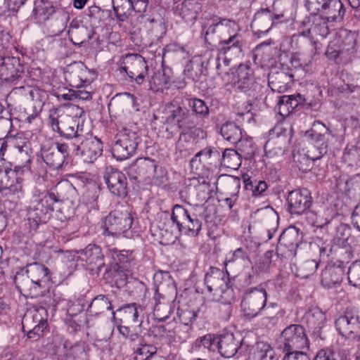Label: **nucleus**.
<instances>
[{"instance_id":"nucleus-1","label":"nucleus","mask_w":360,"mask_h":360,"mask_svg":"<svg viewBox=\"0 0 360 360\" xmlns=\"http://www.w3.org/2000/svg\"><path fill=\"white\" fill-rule=\"evenodd\" d=\"M306 135L310 137L313 146L297 161L300 170L303 172L310 171L314 162L328 153L329 146L336 139L333 131L320 121L314 122L312 129L307 131Z\"/></svg>"},{"instance_id":"nucleus-2","label":"nucleus","mask_w":360,"mask_h":360,"mask_svg":"<svg viewBox=\"0 0 360 360\" xmlns=\"http://www.w3.org/2000/svg\"><path fill=\"white\" fill-rule=\"evenodd\" d=\"M144 308L139 304L132 302L112 311V319L120 335L130 343H134L141 338L144 328L143 326Z\"/></svg>"},{"instance_id":"nucleus-3","label":"nucleus","mask_w":360,"mask_h":360,"mask_svg":"<svg viewBox=\"0 0 360 360\" xmlns=\"http://www.w3.org/2000/svg\"><path fill=\"white\" fill-rule=\"evenodd\" d=\"M64 198L52 191H38L34 193L28 210L30 227L36 231L39 225L46 224L53 212L56 202H62Z\"/></svg>"},{"instance_id":"nucleus-4","label":"nucleus","mask_w":360,"mask_h":360,"mask_svg":"<svg viewBox=\"0 0 360 360\" xmlns=\"http://www.w3.org/2000/svg\"><path fill=\"white\" fill-rule=\"evenodd\" d=\"M204 284L206 293L212 300L224 304H230L235 300L229 274L214 266H210L205 275Z\"/></svg>"},{"instance_id":"nucleus-5","label":"nucleus","mask_w":360,"mask_h":360,"mask_svg":"<svg viewBox=\"0 0 360 360\" xmlns=\"http://www.w3.org/2000/svg\"><path fill=\"white\" fill-rule=\"evenodd\" d=\"M134 214L127 205H118L103 219V234L104 236H127L129 230L134 229Z\"/></svg>"},{"instance_id":"nucleus-6","label":"nucleus","mask_w":360,"mask_h":360,"mask_svg":"<svg viewBox=\"0 0 360 360\" xmlns=\"http://www.w3.org/2000/svg\"><path fill=\"white\" fill-rule=\"evenodd\" d=\"M49 122L53 131L68 141L75 142L85 132L84 121L77 116L59 114L58 110L51 111Z\"/></svg>"},{"instance_id":"nucleus-7","label":"nucleus","mask_w":360,"mask_h":360,"mask_svg":"<svg viewBox=\"0 0 360 360\" xmlns=\"http://www.w3.org/2000/svg\"><path fill=\"white\" fill-rule=\"evenodd\" d=\"M245 46V40L238 24L231 20L218 43L217 50L219 55L239 58L243 56Z\"/></svg>"},{"instance_id":"nucleus-8","label":"nucleus","mask_w":360,"mask_h":360,"mask_svg":"<svg viewBox=\"0 0 360 360\" xmlns=\"http://www.w3.org/2000/svg\"><path fill=\"white\" fill-rule=\"evenodd\" d=\"M108 257L111 259L109 266L106 268V274L113 278L126 280L130 274L131 264L135 261L133 250H118L116 248H109Z\"/></svg>"},{"instance_id":"nucleus-9","label":"nucleus","mask_w":360,"mask_h":360,"mask_svg":"<svg viewBox=\"0 0 360 360\" xmlns=\"http://www.w3.org/2000/svg\"><path fill=\"white\" fill-rule=\"evenodd\" d=\"M267 297V292L263 288L255 287L246 290L240 302L243 316L251 320L259 316L266 309Z\"/></svg>"},{"instance_id":"nucleus-10","label":"nucleus","mask_w":360,"mask_h":360,"mask_svg":"<svg viewBox=\"0 0 360 360\" xmlns=\"http://www.w3.org/2000/svg\"><path fill=\"white\" fill-rule=\"evenodd\" d=\"M47 327V311L44 307L27 311L23 316L22 329L28 339L38 340Z\"/></svg>"},{"instance_id":"nucleus-11","label":"nucleus","mask_w":360,"mask_h":360,"mask_svg":"<svg viewBox=\"0 0 360 360\" xmlns=\"http://www.w3.org/2000/svg\"><path fill=\"white\" fill-rule=\"evenodd\" d=\"M280 347L283 351L308 349L309 340L306 330L301 324H290L286 326L280 335Z\"/></svg>"},{"instance_id":"nucleus-12","label":"nucleus","mask_w":360,"mask_h":360,"mask_svg":"<svg viewBox=\"0 0 360 360\" xmlns=\"http://www.w3.org/2000/svg\"><path fill=\"white\" fill-rule=\"evenodd\" d=\"M171 220L181 234L197 237L202 229V222L195 214H190L188 211L180 205L173 207Z\"/></svg>"},{"instance_id":"nucleus-13","label":"nucleus","mask_w":360,"mask_h":360,"mask_svg":"<svg viewBox=\"0 0 360 360\" xmlns=\"http://www.w3.org/2000/svg\"><path fill=\"white\" fill-rule=\"evenodd\" d=\"M141 140L137 132L124 129L116 136V140L112 146L113 158L117 160H123L132 156Z\"/></svg>"},{"instance_id":"nucleus-14","label":"nucleus","mask_w":360,"mask_h":360,"mask_svg":"<svg viewBox=\"0 0 360 360\" xmlns=\"http://www.w3.org/2000/svg\"><path fill=\"white\" fill-rule=\"evenodd\" d=\"M335 328L342 337L360 340V315L354 308H347L335 321Z\"/></svg>"},{"instance_id":"nucleus-15","label":"nucleus","mask_w":360,"mask_h":360,"mask_svg":"<svg viewBox=\"0 0 360 360\" xmlns=\"http://www.w3.org/2000/svg\"><path fill=\"white\" fill-rule=\"evenodd\" d=\"M284 15L277 13L274 5L271 8H262L254 15L250 24L253 34L258 38L267 34L271 27L282 22Z\"/></svg>"},{"instance_id":"nucleus-16","label":"nucleus","mask_w":360,"mask_h":360,"mask_svg":"<svg viewBox=\"0 0 360 360\" xmlns=\"http://www.w3.org/2000/svg\"><path fill=\"white\" fill-rule=\"evenodd\" d=\"M121 71L127 73L131 82L141 85L148 76L149 67L145 58L137 53L125 56L121 64Z\"/></svg>"},{"instance_id":"nucleus-17","label":"nucleus","mask_w":360,"mask_h":360,"mask_svg":"<svg viewBox=\"0 0 360 360\" xmlns=\"http://www.w3.org/2000/svg\"><path fill=\"white\" fill-rule=\"evenodd\" d=\"M64 75L69 86L77 89L90 85L96 77V72L89 69L82 62L68 65Z\"/></svg>"},{"instance_id":"nucleus-18","label":"nucleus","mask_w":360,"mask_h":360,"mask_svg":"<svg viewBox=\"0 0 360 360\" xmlns=\"http://www.w3.org/2000/svg\"><path fill=\"white\" fill-rule=\"evenodd\" d=\"M82 135L79 140H77L76 155L79 156L86 163H92L103 153V143L96 136Z\"/></svg>"},{"instance_id":"nucleus-19","label":"nucleus","mask_w":360,"mask_h":360,"mask_svg":"<svg viewBox=\"0 0 360 360\" xmlns=\"http://www.w3.org/2000/svg\"><path fill=\"white\" fill-rule=\"evenodd\" d=\"M313 205L311 192L307 188L291 191L287 197V210L290 215L305 214Z\"/></svg>"},{"instance_id":"nucleus-20","label":"nucleus","mask_w":360,"mask_h":360,"mask_svg":"<svg viewBox=\"0 0 360 360\" xmlns=\"http://www.w3.org/2000/svg\"><path fill=\"white\" fill-rule=\"evenodd\" d=\"M75 252L77 259L84 262L89 270L98 275L105 266V256L101 246L96 244L90 243L84 249L77 250Z\"/></svg>"},{"instance_id":"nucleus-21","label":"nucleus","mask_w":360,"mask_h":360,"mask_svg":"<svg viewBox=\"0 0 360 360\" xmlns=\"http://www.w3.org/2000/svg\"><path fill=\"white\" fill-rule=\"evenodd\" d=\"M165 114V122L176 124L179 130L195 123L194 115L174 101L166 103Z\"/></svg>"},{"instance_id":"nucleus-22","label":"nucleus","mask_w":360,"mask_h":360,"mask_svg":"<svg viewBox=\"0 0 360 360\" xmlns=\"http://www.w3.org/2000/svg\"><path fill=\"white\" fill-rule=\"evenodd\" d=\"M233 86L250 96L257 91L259 84L255 82L253 72L250 65L240 64L238 65L232 78Z\"/></svg>"},{"instance_id":"nucleus-23","label":"nucleus","mask_w":360,"mask_h":360,"mask_svg":"<svg viewBox=\"0 0 360 360\" xmlns=\"http://www.w3.org/2000/svg\"><path fill=\"white\" fill-rule=\"evenodd\" d=\"M104 179L112 194L121 198L127 196V179L122 172L112 167H107Z\"/></svg>"},{"instance_id":"nucleus-24","label":"nucleus","mask_w":360,"mask_h":360,"mask_svg":"<svg viewBox=\"0 0 360 360\" xmlns=\"http://www.w3.org/2000/svg\"><path fill=\"white\" fill-rule=\"evenodd\" d=\"M217 343V351L224 358H231L244 352L243 340L236 339L233 333L219 335Z\"/></svg>"},{"instance_id":"nucleus-25","label":"nucleus","mask_w":360,"mask_h":360,"mask_svg":"<svg viewBox=\"0 0 360 360\" xmlns=\"http://www.w3.org/2000/svg\"><path fill=\"white\" fill-rule=\"evenodd\" d=\"M25 272L32 281L34 290L37 288H44L51 280L50 271L44 264L34 262L25 266Z\"/></svg>"},{"instance_id":"nucleus-26","label":"nucleus","mask_w":360,"mask_h":360,"mask_svg":"<svg viewBox=\"0 0 360 360\" xmlns=\"http://www.w3.org/2000/svg\"><path fill=\"white\" fill-rule=\"evenodd\" d=\"M202 11V0H184L177 4L175 13L185 22L193 24Z\"/></svg>"},{"instance_id":"nucleus-27","label":"nucleus","mask_w":360,"mask_h":360,"mask_svg":"<svg viewBox=\"0 0 360 360\" xmlns=\"http://www.w3.org/2000/svg\"><path fill=\"white\" fill-rule=\"evenodd\" d=\"M301 239L297 229L290 228L285 229L279 236L278 249L286 248L285 257H294L297 254V248L301 243Z\"/></svg>"},{"instance_id":"nucleus-28","label":"nucleus","mask_w":360,"mask_h":360,"mask_svg":"<svg viewBox=\"0 0 360 360\" xmlns=\"http://www.w3.org/2000/svg\"><path fill=\"white\" fill-rule=\"evenodd\" d=\"M155 168V161L149 158L136 159L129 167V176L134 179L146 181L150 179L153 170Z\"/></svg>"},{"instance_id":"nucleus-29","label":"nucleus","mask_w":360,"mask_h":360,"mask_svg":"<svg viewBox=\"0 0 360 360\" xmlns=\"http://www.w3.org/2000/svg\"><path fill=\"white\" fill-rule=\"evenodd\" d=\"M294 75L292 70L285 72L283 70L271 71L268 77L269 86L273 91L284 93L290 88Z\"/></svg>"},{"instance_id":"nucleus-30","label":"nucleus","mask_w":360,"mask_h":360,"mask_svg":"<svg viewBox=\"0 0 360 360\" xmlns=\"http://www.w3.org/2000/svg\"><path fill=\"white\" fill-rule=\"evenodd\" d=\"M22 68L18 58L7 57L5 65L0 68V79L13 84L22 77Z\"/></svg>"},{"instance_id":"nucleus-31","label":"nucleus","mask_w":360,"mask_h":360,"mask_svg":"<svg viewBox=\"0 0 360 360\" xmlns=\"http://www.w3.org/2000/svg\"><path fill=\"white\" fill-rule=\"evenodd\" d=\"M172 70L162 65L160 69L153 71V75L148 77L149 89L153 91H163L164 89H169L172 80Z\"/></svg>"},{"instance_id":"nucleus-32","label":"nucleus","mask_w":360,"mask_h":360,"mask_svg":"<svg viewBox=\"0 0 360 360\" xmlns=\"http://www.w3.org/2000/svg\"><path fill=\"white\" fill-rule=\"evenodd\" d=\"M179 131L180 134L176 143V147L179 148L194 146L205 135V132L200 127H198L195 122Z\"/></svg>"},{"instance_id":"nucleus-33","label":"nucleus","mask_w":360,"mask_h":360,"mask_svg":"<svg viewBox=\"0 0 360 360\" xmlns=\"http://www.w3.org/2000/svg\"><path fill=\"white\" fill-rule=\"evenodd\" d=\"M292 41L296 44L297 48L309 50L311 56L318 53L317 39H314L310 26L294 34Z\"/></svg>"},{"instance_id":"nucleus-34","label":"nucleus","mask_w":360,"mask_h":360,"mask_svg":"<svg viewBox=\"0 0 360 360\" xmlns=\"http://www.w3.org/2000/svg\"><path fill=\"white\" fill-rule=\"evenodd\" d=\"M302 321L311 328L314 333H319L326 323L325 313L318 307H311L307 309L302 317Z\"/></svg>"},{"instance_id":"nucleus-35","label":"nucleus","mask_w":360,"mask_h":360,"mask_svg":"<svg viewBox=\"0 0 360 360\" xmlns=\"http://www.w3.org/2000/svg\"><path fill=\"white\" fill-rule=\"evenodd\" d=\"M221 155L214 147H207L200 150L192 158L191 163L198 161L209 169L217 168L220 165Z\"/></svg>"},{"instance_id":"nucleus-36","label":"nucleus","mask_w":360,"mask_h":360,"mask_svg":"<svg viewBox=\"0 0 360 360\" xmlns=\"http://www.w3.org/2000/svg\"><path fill=\"white\" fill-rule=\"evenodd\" d=\"M41 153L43 161L52 169H61L64 165H68V161L63 159L62 155L53 145H44Z\"/></svg>"},{"instance_id":"nucleus-37","label":"nucleus","mask_w":360,"mask_h":360,"mask_svg":"<svg viewBox=\"0 0 360 360\" xmlns=\"http://www.w3.org/2000/svg\"><path fill=\"white\" fill-rule=\"evenodd\" d=\"M155 301L153 315L155 319L159 322L165 321L171 315L173 310L171 304L165 302V297L159 292V288H155V293L153 295Z\"/></svg>"},{"instance_id":"nucleus-38","label":"nucleus","mask_w":360,"mask_h":360,"mask_svg":"<svg viewBox=\"0 0 360 360\" xmlns=\"http://www.w3.org/2000/svg\"><path fill=\"white\" fill-rule=\"evenodd\" d=\"M325 7L320 12L327 21L340 22L343 20L346 10L341 0H329Z\"/></svg>"},{"instance_id":"nucleus-39","label":"nucleus","mask_w":360,"mask_h":360,"mask_svg":"<svg viewBox=\"0 0 360 360\" xmlns=\"http://www.w3.org/2000/svg\"><path fill=\"white\" fill-rule=\"evenodd\" d=\"M56 12L55 7L47 0H34L32 18L37 22H43L49 19Z\"/></svg>"},{"instance_id":"nucleus-40","label":"nucleus","mask_w":360,"mask_h":360,"mask_svg":"<svg viewBox=\"0 0 360 360\" xmlns=\"http://www.w3.org/2000/svg\"><path fill=\"white\" fill-rule=\"evenodd\" d=\"M344 271L340 266H328L321 273V284L328 288L335 287L342 282Z\"/></svg>"},{"instance_id":"nucleus-41","label":"nucleus","mask_w":360,"mask_h":360,"mask_svg":"<svg viewBox=\"0 0 360 360\" xmlns=\"http://www.w3.org/2000/svg\"><path fill=\"white\" fill-rule=\"evenodd\" d=\"M231 20L232 19L217 17L213 23L207 27L205 32L204 30H202V34L204 36L205 42L211 44L210 41V40L212 39L211 36L216 33H218L220 39Z\"/></svg>"},{"instance_id":"nucleus-42","label":"nucleus","mask_w":360,"mask_h":360,"mask_svg":"<svg viewBox=\"0 0 360 360\" xmlns=\"http://www.w3.org/2000/svg\"><path fill=\"white\" fill-rule=\"evenodd\" d=\"M220 134L224 140L235 145L243 136L240 126L233 122H226L221 126Z\"/></svg>"},{"instance_id":"nucleus-43","label":"nucleus","mask_w":360,"mask_h":360,"mask_svg":"<svg viewBox=\"0 0 360 360\" xmlns=\"http://www.w3.org/2000/svg\"><path fill=\"white\" fill-rule=\"evenodd\" d=\"M112 8L119 23L128 21L132 16L133 11L130 0H112Z\"/></svg>"},{"instance_id":"nucleus-44","label":"nucleus","mask_w":360,"mask_h":360,"mask_svg":"<svg viewBox=\"0 0 360 360\" xmlns=\"http://www.w3.org/2000/svg\"><path fill=\"white\" fill-rule=\"evenodd\" d=\"M136 342L139 345L136 349H134L135 360H150L157 354V347L152 344H148L141 334V338L135 342Z\"/></svg>"},{"instance_id":"nucleus-45","label":"nucleus","mask_w":360,"mask_h":360,"mask_svg":"<svg viewBox=\"0 0 360 360\" xmlns=\"http://www.w3.org/2000/svg\"><path fill=\"white\" fill-rule=\"evenodd\" d=\"M198 310L191 309L189 307L178 309V316L183 324L186 334L184 337V340L190 338V331L192 330L191 325L195 321Z\"/></svg>"},{"instance_id":"nucleus-46","label":"nucleus","mask_w":360,"mask_h":360,"mask_svg":"<svg viewBox=\"0 0 360 360\" xmlns=\"http://www.w3.org/2000/svg\"><path fill=\"white\" fill-rule=\"evenodd\" d=\"M7 139L10 145L17 148L20 153L25 152L27 154L30 150L31 143L23 132L8 131Z\"/></svg>"},{"instance_id":"nucleus-47","label":"nucleus","mask_w":360,"mask_h":360,"mask_svg":"<svg viewBox=\"0 0 360 360\" xmlns=\"http://www.w3.org/2000/svg\"><path fill=\"white\" fill-rule=\"evenodd\" d=\"M333 242L338 246L335 251L339 257L340 262L342 264L349 263L353 257V250L349 245H347V238L336 237L334 238Z\"/></svg>"},{"instance_id":"nucleus-48","label":"nucleus","mask_w":360,"mask_h":360,"mask_svg":"<svg viewBox=\"0 0 360 360\" xmlns=\"http://www.w3.org/2000/svg\"><path fill=\"white\" fill-rule=\"evenodd\" d=\"M112 304L107 295H98L95 297L88 307L87 311L94 315H99L106 311L112 310Z\"/></svg>"},{"instance_id":"nucleus-49","label":"nucleus","mask_w":360,"mask_h":360,"mask_svg":"<svg viewBox=\"0 0 360 360\" xmlns=\"http://www.w3.org/2000/svg\"><path fill=\"white\" fill-rule=\"evenodd\" d=\"M237 151L245 160H252L256 153V146L252 139L243 136L236 144Z\"/></svg>"},{"instance_id":"nucleus-50","label":"nucleus","mask_w":360,"mask_h":360,"mask_svg":"<svg viewBox=\"0 0 360 360\" xmlns=\"http://www.w3.org/2000/svg\"><path fill=\"white\" fill-rule=\"evenodd\" d=\"M233 149L227 148L221 156L220 165L232 169H238L241 165L242 156Z\"/></svg>"},{"instance_id":"nucleus-51","label":"nucleus","mask_w":360,"mask_h":360,"mask_svg":"<svg viewBox=\"0 0 360 360\" xmlns=\"http://www.w3.org/2000/svg\"><path fill=\"white\" fill-rule=\"evenodd\" d=\"M304 215L307 222L316 228L323 229L330 221V219L326 217V212L324 210L314 211L309 210Z\"/></svg>"},{"instance_id":"nucleus-52","label":"nucleus","mask_w":360,"mask_h":360,"mask_svg":"<svg viewBox=\"0 0 360 360\" xmlns=\"http://www.w3.org/2000/svg\"><path fill=\"white\" fill-rule=\"evenodd\" d=\"M22 179L21 178L15 177V183H14L13 179L6 186H4L3 188L0 189L1 196L8 199H13L15 196L19 198L20 195L22 193Z\"/></svg>"},{"instance_id":"nucleus-53","label":"nucleus","mask_w":360,"mask_h":360,"mask_svg":"<svg viewBox=\"0 0 360 360\" xmlns=\"http://www.w3.org/2000/svg\"><path fill=\"white\" fill-rule=\"evenodd\" d=\"M338 91L342 95L349 97L352 94L360 96V85L357 79H355L351 75H347L343 79V84L338 88Z\"/></svg>"},{"instance_id":"nucleus-54","label":"nucleus","mask_w":360,"mask_h":360,"mask_svg":"<svg viewBox=\"0 0 360 360\" xmlns=\"http://www.w3.org/2000/svg\"><path fill=\"white\" fill-rule=\"evenodd\" d=\"M14 283L20 294L32 295V291L34 288L32 281L28 278L27 275L25 276L22 273H17L14 277Z\"/></svg>"},{"instance_id":"nucleus-55","label":"nucleus","mask_w":360,"mask_h":360,"mask_svg":"<svg viewBox=\"0 0 360 360\" xmlns=\"http://www.w3.org/2000/svg\"><path fill=\"white\" fill-rule=\"evenodd\" d=\"M188 106L191 108L195 117L202 119L207 118L210 115V109L206 103L200 98H193L188 100Z\"/></svg>"},{"instance_id":"nucleus-56","label":"nucleus","mask_w":360,"mask_h":360,"mask_svg":"<svg viewBox=\"0 0 360 360\" xmlns=\"http://www.w3.org/2000/svg\"><path fill=\"white\" fill-rule=\"evenodd\" d=\"M265 154L267 157H274L284 154L287 148L281 144V140L275 138L269 139L264 146Z\"/></svg>"},{"instance_id":"nucleus-57","label":"nucleus","mask_w":360,"mask_h":360,"mask_svg":"<svg viewBox=\"0 0 360 360\" xmlns=\"http://www.w3.org/2000/svg\"><path fill=\"white\" fill-rule=\"evenodd\" d=\"M218 338L219 336L213 334H206L196 339L194 343L195 347L198 348L203 347L208 351L214 352L217 350Z\"/></svg>"},{"instance_id":"nucleus-58","label":"nucleus","mask_w":360,"mask_h":360,"mask_svg":"<svg viewBox=\"0 0 360 360\" xmlns=\"http://www.w3.org/2000/svg\"><path fill=\"white\" fill-rule=\"evenodd\" d=\"M92 34V30L85 26H82L71 30V40L75 44H82L91 39Z\"/></svg>"},{"instance_id":"nucleus-59","label":"nucleus","mask_w":360,"mask_h":360,"mask_svg":"<svg viewBox=\"0 0 360 360\" xmlns=\"http://www.w3.org/2000/svg\"><path fill=\"white\" fill-rule=\"evenodd\" d=\"M327 21L323 18H318L316 19L311 25V32L313 34L314 39H316V37L320 36L322 38H325L329 34V28L327 25Z\"/></svg>"},{"instance_id":"nucleus-60","label":"nucleus","mask_w":360,"mask_h":360,"mask_svg":"<svg viewBox=\"0 0 360 360\" xmlns=\"http://www.w3.org/2000/svg\"><path fill=\"white\" fill-rule=\"evenodd\" d=\"M150 184L160 186L165 184L168 180L167 169L155 163V168L153 170L150 176Z\"/></svg>"},{"instance_id":"nucleus-61","label":"nucleus","mask_w":360,"mask_h":360,"mask_svg":"<svg viewBox=\"0 0 360 360\" xmlns=\"http://www.w3.org/2000/svg\"><path fill=\"white\" fill-rule=\"evenodd\" d=\"M319 266V262L315 259H307L302 262L298 268V276L307 278L314 274Z\"/></svg>"},{"instance_id":"nucleus-62","label":"nucleus","mask_w":360,"mask_h":360,"mask_svg":"<svg viewBox=\"0 0 360 360\" xmlns=\"http://www.w3.org/2000/svg\"><path fill=\"white\" fill-rule=\"evenodd\" d=\"M303 98L302 95L297 94V95L283 96L280 98L278 105L285 106L287 108L288 111L293 110L296 108L302 102Z\"/></svg>"},{"instance_id":"nucleus-63","label":"nucleus","mask_w":360,"mask_h":360,"mask_svg":"<svg viewBox=\"0 0 360 360\" xmlns=\"http://www.w3.org/2000/svg\"><path fill=\"white\" fill-rule=\"evenodd\" d=\"M349 282L354 286H360V260H356L349 267L348 271Z\"/></svg>"},{"instance_id":"nucleus-64","label":"nucleus","mask_w":360,"mask_h":360,"mask_svg":"<svg viewBox=\"0 0 360 360\" xmlns=\"http://www.w3.org/2000/svg\"><path fill=\"white\" fill-rule=\"evenodd\" d=\"M88 351L84 342H79L71 347V355L75 360H88Z\"/></svg>"}]
</instances>
